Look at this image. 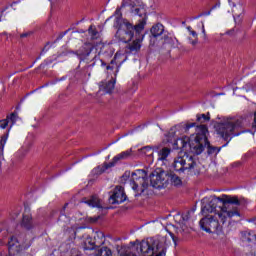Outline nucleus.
I'll use <instances>...</instances> for the list:
<instances>
[{"mask_svg": "<svg viewBox=\"0 0 256 256\" xmlns=\"http://www.w3.org/2000/svg\"><path fill=\"white\" fill-rule=\"evenodd\" d=\"M169 245H171V241H168L165 237L154 240L152 242V247H154V250L156 249V251H159L155 256H166Z\"/></svg>", "mask_w": 256, "mask_h": 256, "instance_id": "nucleus-11", "label": "nucleus"}, {"mask_svg": "<svg viewBox=\"0 0 256 256\" xmlns=\"http://www.w3.org/2000/svg\"><path fill=\"white\" fill-rule=\"evenodd\" d=\"M68 206H69V203H65L63 208L60 211L58 223L61 227H67V225H69V223H71V217H69V216H67V214H65V209H67Z\"/></svg>", "mask_w": 256, "mask_h": 256, "instance_id": "nucleus-17", "label": "nucleus"}, {"mask_svg": "<svg viewBox=\"0 0 256 256\" xmlns=\"http://www.w3.org/2000/svg\"><path fill=\"white\" fill-rule=\"evenodd\" d=\"M8 139H9V130L0 138V155H3V151H5V145H7Z\"/></svg>", "mask_w": 256, "mask_h": 256, "instance_id": "nucleus-28", "label": "nucleus"}, {"mask_svg": "<svg viewBox=\"0 0 256 256\" xmlns=\"http://www.w3.org/2000/svg\"><path fill=\"white\" fill-rule=\"evenodd\" d=\"M228 3L230 7H232V13L235 17H239L241 13H243V6H241V4H238L237 6L233 0H228Z\"/></svg>", "mask_w": 256, "mask_h": 256, "instance_id": "nucleus-25", "label": "nucleus"}, {"mask_svg": "<svg viewBox=\"0 0 256 256\" xmlns=\"http://www.w3.org/2000/svg\"><path fill=\"white\" fill-rule=\"evenodd\" d=\"M140 253L145 256H153L155 254V247H153V243H149V241L141 242Z\"/></svg>", "mask_w": 256, "mask_h": 256, "instance_id": "nucleus-16", "label": "nucleus"}, {"mask_svg": "<svg viewBox=\"0 0 256 256\" xmlns=\"http://www.w3.org/2000/svg\"><path fill=\"white\" fill-rule=\"evenodd\" d=\"M135 1L133 0H123L121 3V7H130L132 10L135 9Z\"/></svg>", "mask_w": 256, "mask_h": 256, "instance_id": "nucleus-34", "label": "nucleus"}, {"mask_svg": "<svg viewBox=\"0 0 256 256\" xmlns=\"http://www.w3.org/2000/svg\"><path fill=\"white\" fill-rule=\"evenodd\" d=\"M47 45H49V42L41 50L40 55L38 57H36V59L33 61L32 65L29 66V69H31V67H33V65H35V63H37V61H40L41 57H43L47 53V51H49V47H47Z\"/></svg>", "mask_w": 256, "mask_h": 256, "instance_id": "nucleus-32", "label": "nucleus"}, {"mask_svg": "<svg viewBox=\"0 0 256 256\" xmlns=\"http://www.w3.org/2000/svg\"><path fill=\"white\" fill-rule=\"evenodd\" d=\"M45 87H49V83H46V84L40 86L38 89H45Z\"/></svg>", "mask_w": 256, "mask_h": 256, "instance_id": "nucleus-49", "label": "nucleus"}, {"mask_svg": "<svg viewBox=\"0 0 256 256\" xmlns=\"http://www.w3.org/2000/svg\"><path fill=\"white\" fill-rule=\"evenodd\" d=\"M197 44V40L192 41V45H196Z\"/></svg>", "mask_w": 256, "mask_h": 256, "instance_id": "nucleus-54", "label": "nucleus"}, {"mask_svg": "<svg viewBox=\"0 0 256 256\" xmlns=\"http://www.w3.org/2000/svg\"><path fill=\"white\" fill-rule=\"evenodd\" d=\"M245 235H248V237H249V236H251V233H247V234H245Z\"/></svg>", "mask_w": 256, "mask_h": 256, "instance_id": "nucleus-57", "label": "nucleus"}, {"mask_svg": "<svg viewBox=\"0 0 256 256\" xmlns=\"http://www.w3.org/2000/svg\"><path fill=\"white\" fill-rule=\"evenodd\" d=\"M125 201H127L125 190L121 186H116L112 195L109 197V203H111V205H121V203H125Z\"/></svg>", "mask_w": 256, "mask_h": 256, "instance_id": "nucleus-10", "label": "nucleus"}, {"mask_svg": "<svg viewBox=\"0 0 256 256\" xmlns=\"http://www.w3.org/2000/svg\"><path fill=\"white\" fill-rule=\"evenodd\" d=\"M156 153H158V161L165 163L169 155H171V148L163 147L162 149L157 150Z\"/></svg>", "mask_w": 256, "mask_h": 256, "instance_id": "nucleus-21", "label": "nucleus"}, {"mask_svg": "<svg viewBox=\"0 0 256 256\" xmlns=\"http://www.w3.org/2000/svg\"><path fill=\"white\" fill-rule=\"evenodd\" d=\"M145 20L135 25L133 24H122L119 31H116V39L121 43H131L128 45L130 53H138L141 51V43L145 39ZM134 39V40H133Z\"/></svg>", "mask_w": 256, "mask_h": 256, "instance_id": "nucleus-3", "label": "nucleus"}, {"mask_svg": "<svg viewBox=\"0 0 256 256\" xmlns=\"http://www.w3.org/2000/svg\"><path fill=\"white\" fill-rule=\"evenodd\" d=\"M160 37H161V39H163L164 43H171V41H172V38L169 37V35L165 31H164L163 35H161Z\"/></svg>", "mask_w": 256, "mask_h": 256, "instance_id": "nucleus-37", "label": "nucleus"}, {"mask_svg": "<svg viewBox=\"0 0 256 256\" xmlns=\"http://www.w3.org/2000/svg\"><path fill=\"white\" fill-rule=\"evenodd\" d=\"M133 15H138V17H141V19L138 20V23H141V21H145V25H147V11L145 8L142 7H135L132 9Z\"/></svg>", "mask_w": 256, "mask_h": 256, "instance_id": "nucleus-19", "label": "nucleus"}, {"mask_svg": "<svg viewBox=\"0 0 256 256\" xmlns=\"http://www.w3.org/2000/svg\"><path fill=\"white\" fill-rule=\"evenodd\" d=\"M0 21H2L1 17H0Z\"/></svg>", "mask_w": 256, "mask_h": 256, "instance_id": "nucleus-59", "label": "nucleus"}, {"mask_svg": "<svg viewBox=\"0 0 256 256\" xmlns=\"http://www.w3.org/2000/svg\"><path fill=\"white\" fill-rule=\"evenodd\" d=\"M242 127L243 122H241V120H227L225 122L218 123L216 125V132L223 141H226L224 145L221 147L212 146L207 137L197 135L194 139V143H190V150H192L195 155H201V153L205 151V147H207L208 155H219V153H221V149L227 147V145L231 143V139H233V137H239L242 133L247 132L242 130Z\"/></svg>", "mask_w": 256, "mask_h": 256, "instance_id": "nucleus-1", "label": "nucleus"}, {"mask_svg": "<svg viewBox=\"0 0 256 256\" xmlns=\"http://www.w3.org/2000/svg\"><path fill=\"white\" fill-rule=\"evenodd\" d=\"M121 9H125L124 7H118L116 8L114 15L110 16L106 21H109V19L115 18L114 21V27L119 31L121 29V25H132L131 22H129L127 19H123V13H121Z\"/></svg>", "mask_w": 256, "mask_h": 256, "instance_id": "nucleus-13", "label": "nucleus"}, {"mask_svg": "<svg viewBox=\"0 0 256 256\" xmlns=\"http://www.w3.org/2000/svg\"><path fill=\"white\" fill-rule=\"evenodd\" d=\"M17 117V112H12L10 115L6 116V119L8 120V123L10 125L9 130L11 129V127H13V125L17 123Z\"/></svg>", "mask_w": 256, "mask_h": 256, "instance_id": "nucleus-30", "label": "nucleus"}, {"mask_svg": "<svg viewBox=\"0 0 256 256\" xmlns=\"http://www.w3.org/2000/svg\"><path fill=\"white\" fill-rule=\"evenodd\" d=\"M197 123L192 122V123H180L178 125L175 126V129L177 131H183L184 133H187V131H189V129H193V127H196Z\"/></svg>", "mask_w": 256, "mask_h": 256, "instance_id": "nucleus-23", "label": "nucleus"}, {"mask_svg": "<svg viewBox=\"0 0 256 256\" xmlns=\"http://www.w3.org/2000/svg\"><path fill=\"white\" fill-rule=\"evenodd\" d=\"M0 35H7V32H3V33H1Z\"/></svg>", "mask_w": 256, "mask_h": 256, "instance_id": "nucleus-56", "label": "nucleus"}, {"mask_svg": "<svg viewBox=\"0 0 256 256\" xmlns=\"http://www.w3.org/2000/svg\"><path fill=\"white\" fill-rule=\"evenodd\" d=\"M21 228L26 231H31L35 228V224H33V216H31V212L27 208L22 216Z\"/></svg>", "mask_w": 256, "mask_h": 256, "instance_id": "nucleus-14", "label": "nucleus"}, {"mask_svg": "<svg viewBox=\"0 0 256 256\" xmlns=\"http://www.w3.org/2000/svg\"><path fill=\"white\" fill-rule=\"evenodd\" d=\"M252 128L255 129V131H256V110L254 112V120H253V123H252Z\"/></svg>", "mask_w": 256, "mask_h": 256, "instance_id": "nucleus-43", "label": "nucleus"}, {"mask_svg": "<svg viewBox=\"0 0 256 256\" xmlns=\"http://www.w3.org/2000/svg\"><path fill=\"white\" fill-rule=\"evenodd\" d=\"M187 30L189 31V33H191V31H193V29L191 28V26L187 27Z\"/></svg>", "mask_w": 256, "mask_h": 256, "instance_id": "nucleus-53", "label": "nucleus"}, {"mask_svg": "<svg viewBox=\"0 0 256 256\" xmlns=\"http://www.w3.org/2000/svg\"><path fill=\"white\" fill-rule=\"evenodd\" d=\"M222 205H236V207H241V205H247V199L244 197L239 198L236 195H227L223 194L222 196Z\"/></svg>", "mask_w": 256, "mask_h": 256, "instance_id": "nucleus-12", "label": "nucleus"}, {"mask_svg": "<svg viewBox=\"0 0 256 256\" xmlns=\"http://www.w3.org/2000/svg\"><path fill=\"white\" fill-rule=\"evenodd\" d=\"M189 215H190L189 212H187L185 215H182L183 221H189Z\"/></svg>", "mask_w": 256, "mask_h": 256, "instance_id": "nucleus-46", "label": "nucleus"}, {"mask_svg": "<svg viewBox=\"0 0 256 256\" xmlns=\"http://www.w3.org/2000/svg\"><path fill=\"white\" fill-rule=\"evenodd\" d=\"M66 80H67V76H62L61 78H57L56 80L51 82L50 85H57V83H59L61 81H66Z\"/></svg>", "mask_w": 256, "mask_h": 256, "instance_id": "nucleus-41", "label": "nucleus"}, {"mask_svg": "<svg viewBox=\"0 0 256 256\" xmlns=\"http://www.w3.org/2000/svg\"><path fill=\"white\" fill-rule=\"evenodd\" d=\"M219 7H221L220 3H216L215 5H213L209 11L206 12H201V15H203V17H209V15H211L212 11H215V9H219Z\"/></svg>", "mask_w": 256, "mask_h": 256, "instance_id": "nucleus-35", "label": "nucleus"}, {"mask_svg": "<svg viewBox=\"0 0 256 256\" xmlns=\"http://www.w3.org/2000/svg\"><path fill=\"white\" fill-rule=\"evenodd\" d=\"M94 51H97V49H95V46H93V44L85 43L78 50L73 52V54L77 55L80 61H89V58L92 57V63H94V59L95 57H97V54L93 55Z\"/></svg>", "mask_w": 256, "mask_h": 256, "instance_id": "nucleus-9", "label": "nucleus"}, {"mask_svg": "<svg viewBox=\"0 0 256 256\" xmlns=\"http://www.w3.org/2000/svg\"><path fill=\"white\" fill-rule=\"evenodd\" d=\"M200 228L206 233L219 235L223 231V227L219 224V220L215 216L204 217L199 222Z\"/></svg>", "mask_w": 256, "mask_h": 256, "instance_id": "nucleus-8", "label": "nucleus"}, {"mask_svg": "<svg viewBox=\"0 0 256 256\" xmlns=\"http://www.w3.org/2000/svg\"><path fill=\"white\" fill-rule=\"evenodd\" d=\"M119 57H121V55L116 53L110 63L106 64L103 59L94 56V62L84 67V69H87V71H89V69L91 70L97 65V67H103L109 75H113L111 77V80L107 82H102L100 89L101 91H104V93H113V89H115V83H117V74L121 69V65H123V61L119 62Z\"/></svg>", "mask_w": 256, "mask_h": 256, "instance_id": "nucleus-4", "label": "nucleus"}, {"mask_svg": "<svg viewBox=\"0 0 256 256\" xmlns=\"http://www.w3.org/2000/svg\"><path fill=\"white\" fill-rule=\"evenodd\" d=\"M149 182L151 187H153L154 189H165V187L169 185V182L171 183V185H174L175 187H178V185L183 184L181 178L173 172H152L149 178L137 176V173L132 172L130 185H132V189L136 193L135 197H140V195H143V193H145V191L149 189Z\"/></svg>", "mask_w": 256, "mask_h": 256, "instance_id": "nucleus-2", "label": "nucleus"}, {"mask_svg": "<svg viewBox=\"0 0 256 256\" xmlns=\"http://www.w3.org/2000/svg\"><path fill=\"white\" fill-rule=\"evenodd\" d=\"M197 129H198V131H200V133H202V136H200V137H206L205 135L209 131L207 128V125H199V126H197Z\"/></svg>", "mask_w": 256, "mask_h": 256, "instance_id": "nucleus-36", "label": "nucleus"}, {"mask_svg": "<svg viewBox=\"0 0 256 256\" xmlns=\"http://www.w3.org/2000/svg\"><path fill=\"white\" fill-rule=\"evenodd\" d=\"M97 256H113V251L109 247H102L98 251Z\"/></svg>", "mask_w": 256, "mask_h": 256, "instance_id": "nucleus-33", "label": "nucleus"}, {"mask_svg": "<svg viewBox=\"0 0 256 256\" xmlns=\"http://www.w3.org/2000/svg\"><path fill=\"white\" fill-rule=\"evenodd\" d=\"M202 33H203V35H206L205 34V24H203V22H202Z\"/></svg>", "mask_w": 256, "mask_h": 256, "instance_id": "nucleus-52", "label": "nucleus"}, {"mask_svg": "<svg viewBox=\"0 0 256 256\" xmlns=\"http://www.w3.org/2000/svg\"><path fill=\"white\" fill-rule=\"evenodd\" d=\"M84 203H86V205H88L89 207H97L98 209H101V203L99 202V200H97V198L93 196L90 199L84 201Z\"/></svg>", "mask_w": 256, "mask_h": 256, "instance_id": "nucleus-29", "label": "nucleus"}, {"mask_svg": "<svg viewBox=\"0 0 256 256\" xmlns=\"http://www.w3.org/2000/svg\"><path fill=\"white\" fill-rule=\"evenodd\" d=\"M94 240L96 242V245L101 247V245H104L105 243V234L101 231H96L94 233Z\"/></svg>", "mask_w": 256, "mask_h": 256, "instance_id": "nucleus-26", "label": "nucleus"}, {"mask_svg": "<svg viewBox=\"0 0 256 256\" xmlns=\"http://www.w3.org/2000/svg\"><path fill=\"white\" fill-rule=\"evenodd\" d=\"M154 151H159V146H144L140 149V153L146 157H153Z\"/></svg>", "mask_w": 256, "mask_h": 256, "instance_id": "nucleus-24", "label": "nucleus"}, {"mask_svg": "<svg viewBox=\"0 0 256 256\" xmlns=\"http://www.w3.org/2000/svg\"><path fill=\"white\" fill-rule=\"evenodd\" d=\"M51 63H53V59H51V58H46L44 60V65H51Z\"/></svg>", "mask_w": 256, "mask_h": 256, "instance_id": "nucleus-42", "label": "nucleus"}, {"mask_svg": "<svg viewBox=\"0 0 256 256\" xmlns=\"http://www.w3.org/2000/svg\"><path fill=\"white\" fill-rule=\"evenodd\" d=\"M99 247L100 246L97 245V242L91 237H87L84 241V251H94V249Z\"/></svg>", "mask_w": 256, "mask_h": 256, "instance_id": "nucleus-22", "label": "nucleus"}, {"mask_svg": "<svg viewBox=\"0 0 256 256\" xmlns=\"http://www.w3.org/2000/svg\"><path fill=\"white\" fill-rule=\"evenodd\" d=\"M190 143H195V141H192V142H186L185 140L183 139H178L176 140L174 143H173V149H176V150H179L180 151H187L186 148L187 146H189V148L191 149V145Z\"/></svg>", "mask_w": 256, "mask_h": 256, "instance_id": "nucleus-20", "label": "nucleus"}, {"mask_svg": "<svg viewBox=\"0 0 256 256\" xmlns=\"http://www.w3.org/2000/svg\"><path fill=\"white\" fill-rule=\"evenodd\" d=\"M202 213H218V216L221 219V222L225 224V221L228 219H233V217H241L239 210H227V207L223 205L222 197L213 196L212 199L207 204H203L201 207ZM221 211V213H219ZM223 213L226 216H223Z\"/></svg>", "mask_w": 256, "mask_h": 256, "instance_id": "nucleus-5", "label": "nucleus"}, {"mask_svg": "<svg viewBox=\"0 0 256 256\" xmlns=\"http://www.w3.org/2000/svg\"><path fill=\"white\" fill-rule=\"evenodd\" d=\"M99 55H103V50H100Z\"/></svg>", "mask_w": 256, "mask_h": 256, "instance_id": "nucleus-55", "label": "nucleus"}, {"mask_svg": "<svg viewBox=\"0 0 256 256\" xmlns=\"http://www.w3.org/2000/svg\"><path fill=\"white\" fill-rule=\"evenodd\" d=\"M4 231V233H3ZM0 233H3L2 237H5V235H7V230L5 229H0Z\"/></svg>", "mask_w": 256, "mask_h": 256, "instance_id": "nucleus-48", "label": "nucleus"}, {"mask_svg": "<svg viewBox=\"0 0 256 256\" xmlns=\"http://www.w3.org/2000/svg\"><path fill=\"white\" fill-rule=\"evenodd\" d=\"M122 177H123L124 179H125V178H126V179H129V173L125 172Z\"/></svg>", "mask_w": 256, "mask_h": 256, "instance_id": "nucleus-51", "label": "nucleus"}, {"mask_svg": "<svg viewBox=\"0 0 256 256\" xmlns=\"http://www.w3.org/2000/svg\"><path fill=\"white\" fill-rule=\"evenodd\" d=\"M244 241H247V243H251V241H253V239H251V237H246Z\"/></svg>", "mask_w": 256, "mask_h": 256, "instance_id": "nucleus-50", "label": "nucleus"}, {"mask_svg": "<svg viewBox=\"0 0 256 256\" xmlns=\"http://www.w3.org/2000/svg\"><path fill=\"white\" fill-rule=\"evenodd\" d=\"M196 117V121H198V123H207V121H211L209 112L207 114H198Z\"/></svg>", "mask_w": 256, "mask_h": 256, "instance_id": "nucleus-31", "label": "nucleus"}, {"mask_svg": "<svg viewBox=\"0 0 256 256\" xmlns=\"http://www.w3.org/2000/svg\"><path fill=\"white\" fill-rule=\"evenodd\" d=\"M195 165H197V163L193 161V156L184 154L183 156H178L174 159L172 167L176 173L181 175V173H189L191 169L195 168Z\"/></svg>", "mask_w": 256, "mask_h": 256, "instance_id": "nucleus-7", "label": "nucleus"}, {"mask_svg": "<svg viewBox=\"0 0 256 256\" xmlns=\"http://www.w3.org/2000/svg\"><path fill=\"white\" fill-rule=\"evenodd\" d=\"M31 247V241L27 239L25 233L16 234L10 237L8 241V253L10 256L19 255Z\"/></svg>", "mask_w": 256, "mask_h": 256, "instance_id": "nucleus-6", "label": "nucleus"}, {"mask_svg": "<svg viewBox=\"0 0 256 256\" xmlns=\"http://www.w3.org/2000/svg\"><path fill=\"white\" fill-rule=\"evenodd\" d=\"M67 33H69V29L61 32L58 37L54 40V43H59V41H61V39H63V37H65V35H67Z\"/></svg>", "mask_w": 256, "mask_h": 256, "instance_id": "nucleus-38", "label": "nucleus"}, {"mask_svg": "<svg viewBox=\"0 0 256 256\" xmlns=\"http://www.w3.org/2000/svg\"><path fill=\"white\" fill-rule=\"evenodd\" d=\"M150 33L153 39H159V37L165 33V26L161 23H157L151 27Z\"/></svg>", "mask_w": 256, "mask_h": 256, "instance_id": "nucleus-18", "label": "nucleus"}, {"mask_svg": "<svg viewBox=\"0 0 256 256\" xmlns=\"http://www.w3.org/2000/svg\"><path fill=\"white\" fill-rule=\"evenodd\" d=\"M129 157H131V150L121 152L120 154L114 156L111 162L106 164V169H110V167H115L118 161L129 159Z\"/></svg>", "mask_w": 256, "mask_h": 256, "instance_id": "nucleus-15", "label": "nucleus"}, {"mask_svg": "<svg viewBox=\"0 0 256 256\" xmlns=\"http://www.w3.org/2000/svg\"><path fill=\"white\" fill-rule=\"evenodd\" d=\"M88 35H90V39L95 40L99 39V31L95 25H90L88 28Z\"/></svg>", "mask_w": 256, "mask_h": 256, "instance_id": "nucleus-27", "label": "nucleus"}, {"mask_svg": "<svg viewBox=\"0 0 256 256\" xmlns=\"http://www.w3.org/2000/svg\"><path fill=\"white\" fill-rule=\"evenodd\" d=\"M190 35H192L194 39H197V32H195V30H190Z\"/></svg>", "mask_w": 256, "mask_h": 256, "instance_id": "nucleus-47", "label": "nucleus"}, {"mask_svg": "<svg viewBox=\"0 0 256 256\" xmlns=\"http://www.w3.org/2000/svg\"><path fill=\"white\" fill-rule=\"evenodd\" d=\"M81 229H85L83 226H72V231L74 233V237H77V233L81 231Z\"/></svg>", "mask_w": 256, "mask_h": 256, "instance_id": "nucleus-40", "label": "nucleus"}, {"mask_svg": "<svg viewBox=\"0 0 256 256\" xmlns=\"http://www.w3.org/2000/svg\"><path fill=\"white\" fill-rule=\"evenodd\" d=\"M201 17H203V14L200 13V14L194 16V17L191 19V21H197V19H201Z\"/></svg>", "mask_w": 256, "mask_h": 256, "instance_id": "nucleus-44", "label": "nucleus"}, {"mask_svg": "<svg viewBox=\"0 0 256 256\" xmlns=\"http://www.w3.org/2000/svg\"><path fill=\"white\" fill-rule=\"evenodd\" d=\"M7 127H9L7 118L0 120V129H7Z\"/></svg>", "mask_w": 256, "mask_h": 256, "instance_id": "nucleus-39", "label": "nucleus"}, {"mask_svg": "<svg viewBox=\"0 0 256 256\" xmlns=\"http://www.w3.org/2000/svg\"><path fill=\"white\" fill-rule=\"evenodd\" d=\"M40 67H43V64H40Z\"/></svg>", "mask_w": 256, "mask_h": 256, "instance_id": "nucleus-58", "label": "nucleus"}, {"mask_svg": "<svg viewBox=\"0 0 256 256\" xmlns=\"http://www.w3.org/2000/svg\"><path fill=\"white\" fill-rule=\"evenodd\" d=\"M31 35V32H25L20 35L21 39H25V37H29Z\"/></svg>", "mask_w": 256, "mask_h": 256, "instance_id": "nucleus-45", "label": "nucleus"}]
</instances>
